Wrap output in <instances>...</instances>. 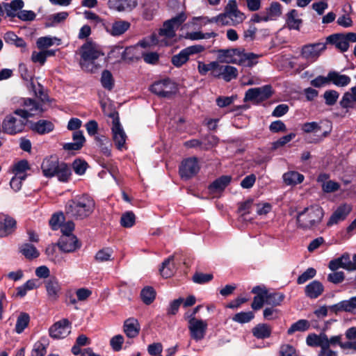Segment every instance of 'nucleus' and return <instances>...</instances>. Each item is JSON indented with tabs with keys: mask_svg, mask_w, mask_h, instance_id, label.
Wrapping results in <instances>:
<instances>
[{
	"mask_svg": "<svg viewBox=\"0 0 356 356\" xmlns=\"http://www.w3.org/2000/svg\"><path fill=\"white\" fill-rule=\"evenodd\" d=\"M95 202L87 194L75 196L65 204V214L75 220H83L94 211Z\"/></svg>",
	"mask_w": 356,
	"mask_h": 356,
	"instance_id": "f257e3e1",
	"label": "nucleus"
},
{
	"mask_svg": "<svg viewBox=\"0 0 356 356\" xmlns=\"http://www.w3.org/2000/svg\"><path fill=\"white\" fill-rule=\"evenodd\" d=\"M218 62L222 63H232L243 67H251L257 63L259 56L254 53H245L244 49L233 48L218 49Z\"/></svg>",
	"mask_w": 356,
	"mask_h": 356,
	"instance_id": "f03ea898",
	"label": "nucleus"
},
{
	"mask_svg": "<svg viewBox=\"0 0 356 356\" xmlns=\"http://www.w3.org/2000/svg\"><path fill=\"white\" fill-rule=\"evenodd\" d=\"M79 65L82 70L91 73L96 72L101 65L97 63L99 57L104 54L95 44L91 42L84 43L79 49Z\"/></svg>",
	"mask_w": 356,
	"mask_h": 356,
	"instance_id": "7ed1b4c3",
	"label": "nucleus"
},
{
	"mask_svg": "<svg viewBox=\"0 0 356 356\" xmlns=\"http://www.w3.org/2000/svg\"><path fill=\"white\" fill-rule=\"evenodd\" d=\"M324 211L318 205H312L298 212L296 216L297 227L302 230H311L322 222Z\"/></svg>",
	"mask_w": 356,
	"mask_h": 356,
	"instance_id": "20e7f679",
	"label": "nucleus"
},
{
	"mask_svg": "<svg viewBox=\"0 0 356 356\" xmlns=\"http://www.w3.org/2000/svg\"><path fill=\"white\" fill-rule=\"evenodd\" d=\"M42 174L51 178L56 176L60 181L67 182L72 175L70 168L64 162H59L56 156L45 158L41 165Z\"/></svg>",
	"mask_w": 356,
	"mask_h": 356,
	"instance_id": "39448f33",
	"label": "nucleus"
},
{
	"mask_svg": "<svg viewBox=\"0 0 356 356\" xmlns=\"http://www.w3.org/2000/svg\"><path fill=\"white\" fill-rule=\"evenodd\" d=\"M31 113L28 111L16 109L13 114L7 115L2 122V130L4 133L14 135L22 132L31 118Z\"/></svg>",
	"mask_w": 356,
	"mask_h": 356,
	"instance_id": "423d86ee",
	"label": "nucleus"
},
{
	"mask_svg": "<svg viewBox=\"0 0 356 356\" xmlns=\"http://www.w3.org/2000/svg\"><path fill=\"white\" fill-rule=\"evenodd\" d=\"M108 117L112 119L111 132L113 140L117 149L121 150L124 147L127 136L120 122L118 113L113 111L108 115Z\"/></svg>",
	"mask_w": 356,
	"mask_h": 356,
	"instance_id": "0eeeda50",
	"label": "nucleus"
},
{
	"mask_svg": "<svg viewBox=\"0 0 356 356\" xmlns=\"http://www.w3.org/2000/svg\"><path fill=\"white\" fill-rule=\"evenodd\" d=\"M187 18L185 13L181 12L170 19L163 23V27L159 29V34L168 38L175 35V31L186 21Z\"/></svg>",
	"mask_w": 356,
	"mask_h": 356,
	"instance_id": "6e6552de",
	"label": "nucleus"
},
{
	"mask_svg": "<svg viewBox=\"0 0 356 356\" xmlns=\"http://www.w3.org/2000/svg\"><path fill=\"white\" fill-rule=\"evenodd\" d=\"M191 337L196 341L202 340L206 335L208 324L206 321L192 317L188 321Z\"/></svg>",
	"mask_w": 356,
	"mask_h": 356,
	"instance_id": "1a4fd4ad",
	"label": "nucleus"
},
{
	"mask_svg": "<svg viewBox=\"0 0 356 356\" xmlns=\"http://www.w3.org/2000/svg\"><path fill=\"white\" fill-rule=\"evenodd\" d=\"M272 94V87L270 85L250 88L245 92L244 101H254L259 103L268 99Z\"/></svg>",
	"mask_w": 356,
	"mask_h": 356,
	"instance_id": "9d476101",
	"label": "nucleus"
},
{
	"mask_svg": "<svg viewBox=\"0 0 356 356\" xmlns=\"http://www.w3.org/2000/svg\"><path fill=\"white\" fill-rule=\"evenodd\" d=\"M199 170L200 165L196 157H190L183 160L179 168L180 177L186 180L195 176Z\"/></svg>",
	"mask_w": 356,
	"mask_h": 356,
	"instance_id": "9b49d317",
	"label": "nucleus"
},
{
	"mask_svg": "<svg viewBox=\"0 0 356 356\" xmlns=\"http://www.w3.org/2000/svg\"><path fill=\"white\" fill-rule=\"evenodd\" d=\"M150 90L161 97H170L177 90L175 83L169 79L154 82L150 86Z\"/></svg>",
	"mask_w": 356,
	"mask_h": 356,
	"instance_id": "f8f14e48",
	"label": "nucleus"
},
{
	"mask_svg": "<svg viewBox=\"0 0 356 356\" xmlns=\"http://www.w3.org/2000/svg\"><path fill=\"white\" fill-rule=\"evenodd\" d=\"M326 49V44L323 42H316L308 44L302 46L301 50V56L305 59L314 62Z\"/></svg>",
	"mask_w": 356,
	"mask_h": 356,
	"instance_id": "ddd939ff",
	"label": "nucleus"
},
{
	"mask_svg": "<svg viewBox=\"0 0 356 356\" xmlns=\"http://www.w3.org/2000/svg\"><path fill=\"white\" fill-rule=\"evenodd\" d=\"M49 332L50 337L55 339L65 338L71 332V323L67 318H63L55 323Z\"/></svg>",
	"mask_w": 356,
	"mask_h": 356,
	"instance_id": "4468645a",
	"label": "nucleus"
},
{
	"mask_svg": "<svg viewBox=\"0 0 356 356\" xmlns=\"http://www.w3.org/2000/svg\"><path fill=\"white\" fill-rule=\"evenodd\" d=\"M352 211V206L348 204H343L339 206L337 209L331 215L329 220L327 222L328 227L339 223V222L346 220L347 216Z\"/></svg>",
	"mask_w": 356,
	"mask_h": 356,
	"instance_id": "2eb2a0df",
	"label": "nucleus"
},
{
	"mask_svg": "<svg viewBox=\"0 0 356 356\" xmlns=\"http://www.w3.org/2000/svg\"><path fill=\"white\" fill-rule=\"evenodd\" d=\"M58 245L64 252H72L81 247L78 238L74 235H62Z\"/></svg>",
	"mask_w": 356,
	"mask_h": 356,
	"instance_id": "dca6fc26",
	"label": "nucleus"
},
{
	"mask_svg": "<svg viewBox=\"0 0 356 356\" xmlns=\"http://www.w3.org/2000/svg\"><path fill=\"white\" fill-rule=\"evenodd\" d=\"M44 286L48 298L51 301H56L59 298L61 286L56 277H50L44 281Z\"/></svg>",
	"mask_w": 356,
	"mask_h": 356,
	"instance_id": "f3484780",
	"label": "nucleus"
},
{
	"mask_svg": "<svg viewBox=\"0 0 356 356\" xmlns=\"http://www.w3.org/2000/svg\"><path fill=\"white\" fill-rule=\"evenodd\" d=\"M108 6L110 9L118 12H129L138 6L137 0H108Z\"/></svg>",
	"mask_w": 356,
	"mask_h": 356,
	"instance_id": "a211bd4d",
	"label": "nucleus"
},
{
	"mask_svg": "<svg viewBox=\"0 0 356 356\" xmlns=\"http://www.w3.org/2000/svg\"><path fill=\"white\" fill-rule=\"evenodd\" d=\"M130 23L124 20H118L105 26L106 31L113 36H119L124 33L129 28Z\"/></svg>",
	"mask_w": 356,
	"mask_h": 356,
	"instance_id": "6ab92c4d",
	"label": "nucleus"
},
{
	"mask_svg": "<svg viewBox=\"0 0 356 356\" xmlns=\"http://www.w3.org/2000/svg\"><path fill=\"white\" fill-rule=\"evenodd\" d=\"M328 267L332 271H336L340 268L350 271L349 253L345 252L341 257L331 260Z\"/></svg>",
	"mask_w": 356,
	"mask_h": 356,
	"instance_id": "aec40b11",
	"label": "nucleus"
},
{
	"mask_svg": "<svg viewBox=\"0 0 356 356\" xmlns=\"http://www.w3.org/2000/svg\"><path fill=\"white\" fill-rule=\"evenodd\" d=\"M324 291L323 284L318 281L314 280L308 284L305 289V293L307 297L311 299L318 298Z\"/></svg>",
	"mask_w": 356,
	"mask_h": 356,
	"instance_id": "412c9836",
	"label": "nucleus"
},
{
	"mask_svg": "<svg viewBox=\"0 0 356 356\" xmlns=\"http://www.w3.org/2000/svg\"><path fill=\"white\" fill-rule=\"evenodd\" d=\"M16 226V220L9 216H6L3 220L0 221V237H6L13 233Z\"/></svg>",
	"mask_w": 356,
	"mask_h": 356,
	"instance_id": "4be33fe9",
	"label": "nucleus"
},
{
	"mask_svg": "<svg viewBox=\"0 0 356 356\" xmlns=\"http://www.w3.org/2000/svg\"><path fill=\"white\" fill-rule=\"evenodd\" d=\"M73 143H65L63 146L65 150L72 151L79 150L83 146L86 141L85 137L81 131H76L73 133Z\"/></svg>",
	"mask_w": 356,
	"mask_h": 356,
	"instance_id": "5701e85b",
	"label": "nucleus"
},
{
	"mask_svg": "<svg viewBox=\"0 0 356 356\" xmlns=\"http://www.w3.org/2000/svg\"><path fill=\"white\" fill-rule=\"evenodd\" d=\"M140 324L137 319L130 318L124 323V332L129 338H134L139 334Z\"/></svg>",
	"mask_w": 356,
	"mask_h": 356,
	"instance_id": "b1692460",
	"label": "nucleus"
},
{
	"mask_svg": "<svg viewBox=\"0 0 356 356\" xmlns=\"http://www.w3.org/2000/svg\"><path fill=\"white\" fill-rule=\"evenodd\" d=\"M328 80L329 83H332L338 87L346 86L351 81L350 76L345 74H341L336 71H331L328 72Z\"/></svg>",
	"mask_w": 356,
	"mask_h": 356,
	"instance_id": "393cba45",
	"label": "nucleus"
},
{
	"mask_svg": "<svg viewBox=\"0 0 356 356\" xmlns=\"http://www.w3.org/2000/svg\"><path fill=\"white\" fill-rule=\"evenodd\" d=\"M327 41L335 45V47L341 51L345 52L349 48V43L347 42L344 34L336 33L327 38Z\"/></svg>",
	"mask_w": 356,
	"mask_h": 356,
	"instance_id": "a878e982",
	"label": "nucleus"
},
{
	"mask_svg": "<svg viewBox=\"0 0 356 356\" xmlns=\"http://www.w3.org/2000/svg\"><path fill=\"white\" fill-rule=\"evenodd\" d=\"M159 7L156 0H145L143 5V17L146 20H152Z\"/></svg>",
	"mask_w": 356,
	"mask_h": 356,
	"instance_id": "bb28decb",
	"label": "nucleus"
},
{
	"mask_svg": "<svg viewBox=\"0 0 356 356\" xmlns=\"http://www.w3.org/2000/svg\"><path fill=\"white\" fill-rule=\"evenodd\" d=\"M95 140L101 153L105 156H111L112 143L110 140L104 136H95Z\"/></svg>",
	"mask_w": 356,
	"mask_h": 356,
	"instance_id": "cd10ccee",
	"label": "nucleus"
},
{
	"mask_svg": "<svg viewBox=\"0 0 356 356\" xmlns=\"http://www.w3.org/2000/svg\"><path fill=\"white\" fill-rule=\"evenodd\" d=\"M218 70H222V72L216 74L217 76H222V78L227 82L236 79L238 76V70L231 65H220L218 63Z\"/></svg>",
	"mask_w": 356,
	"mask_h": 356,
	"instance_id": "c85d7f7f",
	"label": "nucleus"
},
{
	"mask_svg": "<svg viewBox=\"0 0 356 356\" xmlns=\"http://www.w3.org/2000/svg\"><path fill=\"white\" fill-rule=\"evenodd\" d=\"M174 256H170L162 263L159 269L161 276L164 278H168L172 276L175 272V266L173 263Z\"/></svg>",
	"mask_w": 356,
	"mask_h": 356,
	"instance_id": "c756f323",
	"label": "nucleus"
},
{
	"mask_svg": "<svg viewBox=\"0 0 356 356\" xmlns=\"http://www.w3.org/2000/svg\"><path fill=\"white\" fill-rule=\"evenodd\" d=\"M307 344L312 347H323L327 342V334L321 333L320 334H310L306 339Z\"/></svg>",
	"mask_w": 356,
	"mask_h": 356,
	"instance_id": "7c9ffc66",
	"label": "nucleus"
},
{
	"mask_svg": "<svg viewBox=\"0 0 356 356\" xmlns=\"http://www.w3.org/2000/svg\"><path fill=\"white\" fill-rule=\"evenodd\" d=\"M122 47L115 46L108 53V56L109 58L115 57L114 55L115 53H118V54H121V59L123 60H132L133 58V51H134V48L132 47H128L125 48L123 51H122Z\"/></svg>",
	"mask_w": 356,
	"mask_h": 356,
	"instance_id": "2f4dec72",
	"label": "nucleus"
},
{
	"mask_svg": "<svg viewBox=\"0 0 356 356\" xmlns=\"http://www.w3.org/2000/svg\"><path fill=\"white\" fill-rule=\"evenodd\" d=\"M32 129L40 134H45L53 131L54 127L51 122L44 120H40L35 122L32 127Z\"/></svg>",
	"mask_w": 356,
	"mask_h": 356,
	"instance_id": "473e14b6",
	"label": "nucleus"
},
{
	"mask_svg": "<svg viewBox=\"0 0 356 356\" xmlns=\"http://www.w3.org/2000/svg\"><path fill=\"white\" fill-rule=\"evenodd\" d=\"M232 177L228 175H223L216 179L209 186V190L212 192L223 191L230 183Z\"/></svg>",
	"mask_w": 356,
	"mask_h": 356,
	"instance_id": "72a5a7b5",
	"label": "nucleus"
},
{
	"mask_svg": "<svg viewBox=\"0 0 356 356\" xmlns=\"http://www.w3.org/2000/svg\"><path fill=\"white\" fill-rule=\"evenodd\" d=\"M24 6L22 0H13L10 3H5V11L8 17H17V11L21 10Z\"/></svg>",
	"mask_w": 356,
	"mask_h": 356,
	"instance_id": "f704fd0d",
	"label": "nucleus"
},
{
	"mask_svg": "<svg viewBox=\"0 0 356 356\" xmlns=\"http://www.w3.org/2000/svg\"><path fill=\"white\" fill-rule=\"evenodd\" d=\"M283 180L286 185H296L303 181L304 176L296 171H289L283 175Z\"/></svg>",
	"mask_w": 356,
	"mask_h": 356,
	"instance_id": "c9c22d12",
	"label": "nucleus"
},
{
	"mask_svg": "<svg viewBox=\"0 0 356 356\" xmlns=\"http://www.w3.org/2000/svg\"><path fill=\"white\" fill-rule=\"evenodd\" d=\"M253 335L257 339H266L271 334V327L265 323H260L252 329Z\"/></svg>",
	"mask_w": 356,
	"mask_h": 356,
	"instance_id": "e433bc0d",
	"label": "nucleus"
},
{
	"mask_svg": "<svg viewBox=\"0 0 356 356\" xmlns=\"http://www.w3.org/2000/svg\"><path fill=\"white\" fill-rule=\"evenodd\" d=\"M24 108L21 109V111H28L29 113H33L31 117L42 112V105L31 98L24 99Z\"/></svg>",
	"mask_w": 356,
	"mask_h": 356,
	"instance_id": "4c0bfd02",
	"label": "nucleus"
},
{
	"mask_svg": "<svg viewBox=\"0 0 356 356\" xmlns=\"http://www.w3.org/2000/svg\"><path fill=\"white\" fill-rule=\"evenodd\" d=\"M282 15L281 5L278 2L271 3L270 7L266 9L264 22L274 20Z\"/></svg>",
	"mask_w": 356,
	"mask_h": 356,
	"instance_id": "58836bf2",
	"label": "nucleus"
},
{
	"mask_svg": "<svg viewBox=\"0 0 356 356\" xmlns=\"http://www.w3.org/2000/svg\"><path fill=\"white\" fill-rule=\"evenodd\" d=\"M298 12L293 9L287 14L286 24L290 29L299 30L302 19L298 17Z\"/></svg>",
	"mask_w": 356,
	"mask_h": 356,
	"instance_id": "ea45409f",
	"label": "nucleus"
},
{
	"mask_svg": "<svg viewBox=\"0 0 356 356\" xmlns=\"http://www.w3.org/2000/svg\"><path fill=\"white\" fill-rule=\"evenodd\" d=\"M238 9V6L236 0H229L227 6L225 8V14L223 15H219L217 17H214L208 21L209 22H218L220 20L222 21L223 18L227 17V15H229L231 13L236 12V10Z\"/></svg>",
	"mask_w": 356,
	"mask_h": 356,
	"instance_id": "a19ab883",
	"label": "nucleus"
},
{
	"mask_svg": "<svg viewBox=\"0 0 356 356\" xmlns=\"http://www.w3.org/2000/svg\"><path fill=\"white\" fill-rule=\"evenodd\" d=\"M156 291L153 287L147 286L140 291V298L145 305H150L153 302L156 298Z\"/></svg>",
	"mask_w": 356,
	"mask_h": 356,
	"instance_id": "79ce46f5",
	"label": "nucleus"
},
{
	"mask_svg": "<svg viewBox=\"0 0 356 356\" xmlns=\"http://www.w3.org/2000/svg\"><path fill=\"white\" fill-rule=\"evenodd\" d=\"M265 303L272 305L273 307L280 305L284 300L285 296L282 293L274 292L266 293Z\"/></svg>",
	"mask_w": 356,
	"mask_h": 356,
	"instance_id": "37998d69",
	"label": "nucleus"
},
{
	"mask_svg": "<svg viewBox=\"0 0 356 356\" xmlns=\"http://www.w3.org/2000/svg\"><path fill=\"white\" fill-rule=\"evenodd\" d=\"M30 170V165L27 160L22 159L12 166V172L15 176H22L26 175V171Z\"/></svg>",
	"mask_w": 356,
	"mask_h": 356,
	"instance_id": "c03bdc74",
	"label": "nucleus"
},
{
	"mask_svg": "<svg viewBox=\"0 0 356 356\" xmlns=\"http://www.w3.org/2000/svg\"><path fill=\"white\" fill-rule=\"evenodd\" d=\"M20 252L27 259H33L39 257L40 253L31 244L24 243L20 247Z\"/></svg>",
	"mask_w": 356,
	"mask_h": 356,
	"instance_id": "a18cd8bd",
	"label": "nucleus"
},
{
	"mask_svg": "<svg viewBox=\"0 0 356 356\" xmlns=\"http://www.w3.org/2000/svg\"><path fill=\"white\" fill-rule=\"evenodd\" d=\"M309 323L307 320L300 319L293 323L288 329V334H292L296 332H304L309 328Z\"/></svg>",
	"mask_w": 356,
	"mask_h": 356,
	"instance_id": "49530a36",
	"label": "nucleus"
},
{
	"mask_svg": "<svg viewBox=\"0 0 356 356\" xmlns=\"http://www.w3.org/2000/svg\"><path fill=\"white\" fill-rule=\"evenodd\" d=\"M30 316L27 313L22 312L19 314L17 319L15 325V332L17 334L22 333L29 325Z\"/></svg>",
	"mask_w": 356,
	"mask_h": 356,
	"instance_id": "de8ad7c7",
	"label": "nucleus"
},
{
	"mask_svg": "<svg viewBox=\"0 0 356 356\" xmlns=\"http://www.w3.org/2000/svg\"><path fill=\"white\" fill-rule=\"evenodd\" d=\"M58 45L60 44V39L50 36L40 37L37 40L36 44L38 49H42L52 46L54 43Z\"/></svg>",
	"mask_w": 356,
	"mask_h": 356,
	"instance_id": "09e8293b",
	"label": "nucleus"
},
{
	"mask_svg": "<svg viewBox=\"0 0 356 356\" xmlns=\"http://www.w3.org/2000/svg\"><path fill=\"white\" fill-rule=\"evenodd\" d=\"M113 252V250L110 248H102L97 251L95 256V259L97 262L112 261L113 259L112 257Z\"/></svg>",
	"mask_w": 356,
	"mask_h": 356,
	"instance_id": "8fccbe9b",
	"label": "nucleus"
},
{
	"mask_svg": "<svg viewBox=\"0 0 356 356\" xmlns=\"http://www.w3.org/2000/svg\"><path fill=\"white\" fill-rule=\"evenodd\" d=\"M69 14L67 12H60L54 15H50L48 17L47 22L46 24L47 26H54L56 24L64 22Z\"/></svg>",
	"mask_w": 356,
	"mask_h": 356,
	"instance_id": "3c124183",
	"label": "nucleus"
},
{
	"mask_svg": "<svg viewBox=\"0 0 356 356\" xmlns=\"http://www.w3.org/2000/svg\"><path fill=\"white\" fill-rule=\"evenodd\" d=\"M254 318V314L252 312H241L236 314L232 320L238 323H247L250 322Z\"/></svg>",
	"mask_w": 356,
	"mask_h": 356,
	"instance_id": "603ef678",
	"label": "nucleus"
},
{
	"mask_svg": "<svg viewBox=\"0 0 356 356\" xmlns=\"http://www.w3.org/2000/svg\"><path fill=\"white\" fill-rule=\"evenodd\" d=\"M189 59V56L185 49H182L179 54L174 55L171 58L172 63L177 67H180L186 63Z\"/></svg>",
	"mask_w": 356,
	"mask_h": 356,
	"instance_id": "864d4df0",
	"label": "nucleus"
},
{
	"mask_svg": "<svg viewBox=\"0 0 356 356\" xmlns=\"http://www.w3.org/2000/svg\"><path fill=\"white\" fill-rule=\"evenodd\" d=\"M136 221L135 214L132 211L124 213L120 218V225L123 227L129 228L134 225Z\"/></svg>",
	"mask_w": 356,
	"mask_h": 356,
	"instance_id": "5fc2aeb1",
	"label": "nucleus"
},
{
	"mask_svg": "<svg viewBox=\"0 0 356 356\" xmlns=\"http://www.w3.org/2000/svg\"><path fill=\"white\" fill-rule=\"evenodd\" d=\"M217 34L214 32L203 33L200 31L187 33L185 38L191 40H198L202 39H209L216 37Z\"/></svg>",
	"mask_w": 356,
	"mask_h": 356,
	"instance_id": "6e6d98bb",
	"label": "nucleus"
},
{
	"mask_svg": "<svg viewBox=\"0 0 356 356\" xmlns=\"http://www.w3.org/2000/svg\"><path fill=\"white\" fill-rule=\"evenodd\" d=\"M213 278L212 273H203L201 272H196L192 277L193 282L198 284H203L209 282Z\"/></svg>",
	"mask_w": 356,
	"mask_h": 356,
	"instance_id": "4d7b16f0",
	"label": "nucleus"
},
{
	"mask_svg": "<svg viewBox=\"0 0 356 356\" xmlns=\"http://www.w3.org/2000/svg\"><path fill=\"white\" fill-rule=\"evenodd\" d=\"M101 83L104 88L108 89L109 90H111L113 88V79L112 74L110 71L106 70L102 72L101 76Z\"/></svg>",
	"mask_w": 356,
	"mask_h": 356,
	"instance_id": "13d9d810",
	"label": "nucleus"
},
{
	"mask_svg": "<svg viewBox=\"0 0 356 356\" xmlns=\"http://www.w3.org/2000/svg\"><path fill=\"white\" fill-rule=\"evenodd\" d=\"M218 62L212 61L209 64H205L202 61L198 62L197 70L201 75H205L209 71L212 70L213 72L218 70Z\"/></svg>",
	"mask_w": 356,
	"mask_h": 356,
	"instance_id": "bf43d9fd",
	"label": "nucleus"
},
{
	"mask_svg": "<svg viewBox=\"0 0 356 356\" xmlns=\"http://www.w3.org/2000/svg\"><path fill=\"white\" fill-rule=\"evenodd\" d=\"M295 136H296L295 134L291 133L288 135L281 137L277 140L272 143L270 150L275 151L277 149H278L281 147H283L286 143H289L293 138H294Z\"/></svg>",
	"mask_w": 356,
	"mask_h": 356,
	"instance_id": "052dcab7",
	"label": "nucleus"
},
{
	"mask_svg": "<svg viewBox=\"0 0 356 356\" xmlns=\"http://www.w3.org/2000/svg\"><path fill=\"white\" fill-rule=\"evenodd\" d=\"M30 86L34 95L41 101L44 102L47 99V95L44 91V88L40 83L35 84L34 81H31Z\"/></svg>",
	"mask_w": 356,
	"mask_h": 356,
	"instance_id": "680f3d73",
	"label": "nucleus"
},
{
	"mask_svg": "<svg viewBox=\"0 0 356 356\" xmlns=\"http://www.w3.org/2000/svg\"><path fill=\"white\" fill-rule=\"evenodd\" d=\"M339 97V93L334 90H326L323 94L325 102L327 106H333L335 104Z\"/></svg>",
	"mask_w": 356,
	"mask_h": 356,
	"instance_id": "e2e57ef3",
	"label": "nucleus"
},
{
	"mask_svg": "<svg viewBox=\"0 0 356 356\" xmlns=\"http://www.w3.org/2000/svg\"><path fill=\"white\" fill-rule=\"evenodd\" d=\"M316 274V270L314 268H309L298 277L297 283L298 284H302L309 280L314 277Z\"/></svg>",
	"mask_w": 356,
	"mask_h": 356,
	"instance_id": "0e129e2a",
	"label": "nucleus"
},
{
	"mask_svg": "<svg viewBox=\"0 0 356 356\" xmlns=\"http://www.w3.org/2000/svg\"><path fill=\"white\" fill-rule=\"evenodd\" d=\"M302 130L305 133L313 132L316 134L321 131V127L316 122H306L302 124Z\"/></svg>",
	"mask_w": 356,
	"mask_h": 356,
	"instance_id": "69168bd1",
	"label": "nucleus"
},
{
	"mask_svg": "<svg viewBox=\"0 0 356 356\" xmlns=\"http://www.w3.org/2000/svg\"><path fill=\"white\" fill-rule=\"evenodd\" d=\"M280 356H299V355L293 346L283 344L280 348Z\"/></svg>",
	"mask_w": 356,
	"mask_h": 356,
	"instance_id": "338daca9",
	"label": "nucleus"
},
{
	"mask_svg": "<svg viewBox=\"0 0 356 356\" xmlns=\"http://www.w3.org/2000/svg\"><path fill=\"white\" fill-rule=\"evenodd\" d=\"M47 353V346L41 341L34 344L31 352V356H44Z\"/></svg>",
	"mask_w": 356,
	"mask_h": 356,
	"instance_id": "774afa93",
	"label": "nucleus"
}]
</instances>
